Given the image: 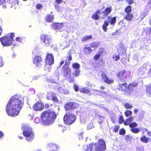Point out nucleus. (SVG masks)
I'll use <instances>...</instances> for the list:
<instances>
[{
	"label": "nucleus",
	"mask_w": 151,
	"mask_h": 151,
	"mask_svg": "<svg viewBox=\"0 0 151 151\" xmlns=\"http://www.w3.org/2000/svg\"><path fill=\"white\" fill-rule=\"evenodd\" d=\"M24 102L23 97L18 95L13 96L9 101L6 107V111L9 116H15L19 114Z\"/></svg>",
	"instance_id": "1"
},
{
	"label": "nucleus",
	"mask_w": 151,
	"mask_h": 151,
	"mask_svg": "<svg viewBox=\"0 0 151 151\" xmlns=\"http://www.w3.org/2000/svg\"><path fill=\"white\" fill-rule=\"evenodd\" d=\"M56 115L54 112L51 111H44L41 114L42 124L44 125L52 124L53 122Z\"/></svg>",
	"instance_id": "2"
},
{
	"label": "nucleus",
	"mask_w": 151,
	"mask_h": 151,
	"mask_svg": "<svg viewBox=\"0 0 151 151\" xmlns=\"http://www.w3.org/2000/svg\"><path fill=\"white\" fill-rule=\"evenodd\" d=\"M94 147L95 151H104L106 149L105 142L102 139H100L94 145L93 143H91L88 147H87V149H85V151H92Z\"/></svg>",
	"instance_id": "3"
},
{
	"label": "nucleus",
	"mask_w": 151,
	"mask_h": 151,
	"mask_svg": "<svg viewBox=\"0 0 151 151\" xmlns=\"http://www.w3.org/2000/svg\"><path fill=\"white\" fill-rule=\"evenodd\" d=\"M22 129L23 130V134L25 137L26 140L28 142L32 141L35 137L34 133L32 128L27 124H23Z\"/></svg>",
	"instance_id": "4"
},
{
	"label": "nucleus",
	"mask_w": 151,
	"mask_h": 151,
	"mask_svg": "<svg viewBox=\"0 0 151 151\" xmlns=\"http://www.w3.org/2000/svg\"><path fill=\"white\" fill-rule=\"evenodd\" d=\"M14 34H8L4 37L0 38V40L2 45L4 46H9L13 44Z\"/></svg>",
	"instance_id": "5"
},
{
	"label": "nucleus",
	"mask_w": 151,
	"mask_h": 151,
	"mask_svg": "<svg viewBox=\"0 0 151 151\" xmlns=\"http://www.w3.org/2000/svg\"><path fill=\"white\" fill-rule=\"evenodd\" d=\"M68 56L66 58L65 60V63L63 67V69L64 71V76L66 77L69 78L70 76V68L68 67L70 61L72 59L71 54L70 53H68Z\"/></svg>",
	"instance_id": "6"
},
{
	"label": "nucleus",
	"mask_w": 151,
	"mask_h": 151,
	"mask_svg": "<svg viewBox=\"0 0 151 151\" xmlns=\"http://www.w3.org/2000/svg\"><path fill=\"white\" fill-rule=\"evenodd\" d=\"M76 119V115L71 112H67L63 118L65 123L68 125H70L74 123Z\"/></svg>",
	"instance_id": "7"
},
{
	"label": "nucleus",
	"mask_w": 151,
	"mask_h": 151,
	"mask_svg": "<svg viewBox=\"0 0 151 151\" xmlns=\"http://www.w3.org/2000/svg\"><path fill=\"white\" fill-rule=\"evenodd\" d=\"M116 17H108L104 21L102 27V29L104 32H106L107 30V27L109 23L111 25L114 24L116 21Z\"/></svg>",
	"instance_id": "8"
},
{
	"label": "nucleus",
	"mask_w": 151,
	"mask_h": 151,
	"mask_svg": "<svg viewBox=\"0 0 151 151\" xmlns=\"http://www.w3.org/2000/svg\"><path fill=\"white\" fill-rule=\"evenodd\" d=\"M46 63L47 64L45 65V69L49 71L51 69L50 65L54 63V58L52 54L48 53L47 54Z\"/></svg>",
	"instance_id": "9"
},
{
	"label": "nucleus",
	"mask_w": 151,
	"mask_h": 151,
	"mask_svg": "<svg viewBox=\"0 0 151 151\" xmlns=\"http://www.w3.org/2000/svg\"><path fill=\"white\" fill-rule=\"evenodd\" d=\"M41 44L46 47L49 46L52 42V40L50 37L47 35H42L41 36Z\"/></svg>",
	"instance_id": "10"
},
{
	"label": "nucleus",
	"mask_w": 151,
	"mask_h": 151,
	"mask_svg": "<svg viewBox=\"0 0 151 151\" xmlns=\"http://www.w3.org/2000/svg\"><path fill=\"white\" fill-rule=\"evenodd\" d=\"M52 27L56 32L61 31L63 30V24L62 23H55L53 24Z\"/></svg>",
	"instance_id": "11"
},
{
	"label": "nucleus",
	"mask_w": 151,
	"mask_h": 151,
	"mask_svg": "<svg viewBox=\"0 0 151 151\" xmlns=\"http://www.w3.org/2000/svg\"><path fill=\"white\" fill-rule=\"evenodd\" d=\"M33 63L37 67H40L43 63L42 59L40 56H37L33 60Z\"/></svg>",
	"instance_id": "12"
},
{
	"label": "nucleus",
	"mask_w": 151,
	"mask_h": 151,
	"mask_svg": "<svg viewBox=\"0 0 151 151\" xmlns=\"http://www.w3.org/2000/svg\"><path fill=\"white\" fill-rule=\"evenodd\" d=\"M143 33L145 34L146 37L149 39H151V28L148 27L144 28Z\"/></svg>",
	"instance_id": "13"
},
{
	"label": "nucleus",
	"mask_w": 151,
	"mask_h": 151,
	"mask_svg": "<svg viewBox=\"0 0 151 151\" xmlns=\"http://www.w3.org/2000/svg\"><path fill=\"white\" fill-rule=\"evenodd\" d=\"M44 105L40 102H37L33 106V109L35 111L41 110L43 108Z\"/></svg>",
	"instance_id": "14"
},
{
	"label": "nucleus",
	"mask_w": 151,
	"mask_h": 151,
	"mask_svg": "<svg viewBox=\"0 0 151 151\" xmlns=\"http://www.w3.org/2000/svg\"><path fill=\"white\" fill-rule=\"evenodd\" d=\"M126 71L124 70H121L117 73L118 78L120 80H123L126 78L125 76Z\"/></svg>",
	"instance_id": "15"
},
{
	"label": "nucleus",
	"mask_w": 151,
	"mask_h": 151,
	"mask_svg": "<svg viewBox=\"0 0 151 151\" xmlns=\"http://www.w3.org/2000/svg\"><path fill=\"white\" fill-rule=\"evenodd\" d=\"M111 8H108L105 9L104 12H103L101 15L102 16H101L102 18L104 19L111 12Z\"/></svg>",
	"instance_id": "16"
},
{
	"label": "nucleus",
	"mask_w": 151,
	"mask_h": 151,
	"mask_svg": "<svg viewBox=\"0 0 151 151\" xmlns=\"http://www.w3.org/2000/svg\"><path fill=\"white\" fill-rule=\"evenodd\" d=\"M93 92L95 94L101 95L103 96H105L107 95V93L105 91H101L100 90H93Z\"/></svg>",
	"instance_id": "17"
},
{
	"label": "nucleus",
	"mask_w": 151,
	"mask_h": 151,
	"mask_svg": "<svg viewBox=\"0 0 151 151\" xmlns=\"http://www.w3.org/2000/svg\"><path fill=\"white\" fill-rule=\"evenodd\" d=\"M102 79L105 82L108 84H110L113 82V79H109L104 75H102Z\"/></svg>",
	"instance_id": "18"
},
{
	"label": "nucleus",
	"mask_w": 151,
	"mask_h": 151,
	"mask_svg": "<svg viewBox=\"0 0 151 151\" xmlns=\"http://www.w3.org/2000/svg\"><path fill=\"white\" fill-rule=\"evenodd\" d=\"M73 103V102H69L65 104V107L66 110H68L70 109L74 108Z\"/></svg>",
	"instance_id": "19"
},
{
	"label": "nucleus",
	"mask_w": 151,
	"mask_h": 151,
	"mask_svg": "<svg viewBox=\"0 0 151 151\" xmlns=\"http://www.w3.org/2000/svg\"><path fill=\"white\" fill-rule=\"evenodd\" d=\"M92 50L90 47L86 46L83 50V52L86 54H89L91 52Z\"/></svg>",
	"instance_id": "20"
},
{
	"label": "nucleus",
	"mask_w": 151,
	"mask_h": 151,
	"mask_svg": "<svg viewBox=\"0 0 151 151\" xmlns=\"http://www.w3.org/2000/svg\"><path fill=\"white\" fill-rule=\"evenodd\" d=\"M128 87L126 83H125L123 84H121L119 86V90L121 91H124L127 89Z\"/></svg>",
	"instance_id": "21"
},
{
	"label": "nucleus",
	"mask_w": 151,
	"mask_h": 151,
	"mask_svg": "<svg viewBox=\"0 0 151 151\" xmlns=\"http://www.w3.org/2000/svg\"><path fill=\"white\" fill-rule=\"evenodd\" d=\"M150 139L149 137H146L145 136H144L140 138V140L141 142L145 143H147L148 142Z\"/></svg>",
	"instance_id": "22"
},
{
	"label": "nucleus",
	"mask_w": 151,
	"mask_h": 151,
	"mask_svg": "<svg viewBox=\"0 0 151 151\" xmlns=\"http://www.w3.org/2000/svg\"><path fill=\"white\" fill-rule=\"evenodd\" d=\"M134 121V117L132 116H130L124 121V124L126 125H129Z\"/></svg>",
	"instance_id": "23"
},
{
	"label": "nucleus",
	"mask_w": 151,
	"mask_h": 151,
	"mask_svg": "<svg viewBox=\"0 0 151 151\" xmlns=\"http://www.w3.org/2000/svg\"><path fill=\"white\" fill-rule=\"evenodd\" d=\"M138 85L137 82H134L130 83L128 86V88L129 90H132L134 88L136 87Z\"/></svg>",
	"instance_id": "24"
},
{
	"label": "nucleus",
	"mask_w": 151,
	"mask_h": 151,
	"mask_svg": "<svg viewBox=\"0 0 151 151\" xmlns=\"http://www.w3.org/2000/svg\"><path fill=\"white\" fill-rule=\"evenodd\" d=\"M56 89L60 93H62L66 94L68 92V91L63 89L62 88L58 86L57 87Z\"/></svg>",
	"instance_id": "25"
},
{
	"label": "nucleus",
	"mask_w": 151,
	"mask_h": 151,
	"mask_svg": "<svg viewBox=\"0 0 151 151\" xmlns=\"http://www.w3.org/2000/svg\"><path fill=\"white\" fill-rule=\"evenodd\" d=\"M92 36L91 35H87L84 36L81 39V41L83 42H86V41L91 39Z\"/></svg>",
	"instance_id": "26"
},
{
	"label": "nucleus",
	"mask_w": 151,
	"mask_h": 151,
	"mask_svg": "<svg viewBox=\"0 0 151 151\" xmlns=\"http://www.w3.org/2000/svg\"><path fill=\"white\" fill-rule=\"evenodd\" d=\"M54 19V16L53 15H47L46 18L45 20L46 21L48 22H50Z\"/></svg>",
	"instance_id": "27"
},
{
	"label": "nucleus",
	"mask_w": 151,
	"mask_h": 151,
	"mask_svg": "<svg viewBox=\"0 0 151 151\" xmlns=\"http://www.w3.org/2000/svg\"><path fill=\"white\" fill-rule=\"evenodd\" d=\"M80 91L84 93H88L90 92V90L87 88H82L80 90Z\"/></svg>",
	"instance_id": "28"
},
{
	"label": "nucleus",
	"mask_w": 151,
	"mask_h": 151,
	"mask_svg": "<svg viewBox=\"0 0 151 151\" xmlns=\"http://www.w3.org/2000/svg\"><path fill=\"white\" fill-rule=\"evenodd\" d=\"M124 18L127 20L130 21L133 18V15L132 14H127L124 16Z\"/></svg>",
	"instance_id": "29"
},
{
	"label": "nucleus",
	"mask_w": 151,
	"mask_h": 151,
	"mask_svg": "<svg viewBox=\"0 0 151 151\" xmlns=\"http://www.w3.org/2000/svg\"><path fill=\"white\" fill-rule=\"evenodd\" d=\"M48 147H50L55 149H58V146L57 145L53 144L52 143H50L48 144Z\"/></svg>",
	"instance_id": "30"
},
{
	"label": "nucleus",
	"mask_w": 151,
	"mask_h": 151,
	"mask_svg": "<svg viewBox=\"0 0 151 151\" xmlns=\"http://www.w3.org/2000/svg\"><path fill=\"white\" fill-rule=\"evenodd\" d=\"M131 131L134 133H137L139 132L140 131V129L137 128H132L130 129Z\"/></svg>",
	"instance_id": "31"
},
{
	"label": "nucleus",
	"mask_w": 151,
	"mask_h": 151,
	"mask_svg": "<svg viewBox=\"0 0 151 151\" xmlns=\"http://www.w3.org/2000/svg\"><path fill=\"white\" fill-rule=\"evenodd\" d=\"M123 105L126 109H131L133 107L131 105L128 103H124L123 104Z\"/></svg>",
	"instance_id": "32"
},
{
	"label": "nucleus",
	"mask_w": 151,
	"mask_h": 151,
	"mask_svg": "<svg viewBox=\"0 0 151 151\" xmlns=\"http://www.w3.org/2000/svg\"><path fill=\"white\" fill-rule=\"evenodd\" d=\"M144 115V112L142 111L140 112L139 115L138 116L139 119L140 121H141L143 118Z\"/></svg>",
	"instance_id": "33"
},
{
	"label": "nucleus",
	"mask_w": 151,
	"mask_h": 151,
	"mask_svg": "<svg viewBox=\"0 0 151 151\" xmlns=\"http://www.w3.org/2000/svg\"><path fill=\"white\" fill-rule=\"evenodd\" d=\"M72 67L75 70H80V65L78 63H74L72 65Z\"/></svg>",
	"instance_id": "34"
},
{
	"label": "nucleus",
	"mask_w": 151,
	"mask_h": 151,
	"mask_svg": "<svg viewBox=\"0 0 151 151\" xmlns=\"http://www.w3.org/2000/svg\"><path fill=\"white\" fill-rule=\"evenodd\" d=\"M55 94L52 92H50L47 93V98L48 99L51 100Z\"/></svg>",
	"instance_id": "35"
},
{
	"label": "nucleus",
	"mask_w": 151,
	"mask_h": 151,
	"mask_svg": "<svg viewBox=\"0 0 151 151\" xmlns=\"http://www.w3.org/2000/svg\"><path fill=\"white\" fill-rule=\"evenodd\" d=\"M69 44L67 41H64L62 44L61 46L64 48L68 47L69 46Z\"/></svg>",
	"instance_id": "36"
},
{
	"label": "nucleus",
	"mask_w": 151,
	"mask_h": 151,
	"mask_svg": "<svg viewBox=\"0 0 151 151\" xmlns=\"http://www.w3.org/2000/svg\"><path fill=\"white\" fill-rule=\"evenodd\" d=\"M138 72L139 73V75L141 76L144 74V70L141 67L138 70Z\"/></svg>",
	"instance_id": "37"
},
{
	"label": "nucleus",
	"mask_w": 151,
	"mask_h": 151,
	"mask_svg": "<svg viewBox=\"0 0 151 151\" xmlns=\"http://www.w3.org/2000/svg\"><path fill=\"white\" fill-rule=\"evenodd\" d=\"M24 37H17L16 38V41L19 42H23L24 41Z\"/></svg>",
	"instance_id": "38"
},
{
	"label": "nucleus",
	"mask_w": 151,
	"mask_h": 151,
	"mask_svg": "<svg viewBox=\"0 0 151 151\" xmlns=\"http://www.w3.org/2000/svg\"><path fill=\"white\" fill-rule=\"evenodd\" d=\"M129 127L132 128H134L137 126V124L135 122L131 123L129 124Z\"/></svg>",
	"instance_id": "39"
},
{
	"label": "nucleus",
	"mask_w": 151,
	"mask_h": 151,
	"mask_svg": "<svg viewBox=\"0 0 151 151\" xmlns=\"http://www.w3.org/2000/svg\"><path fill=\"white\" fill-rule=\"evenodd\" d=\"M80 71V70H75L73 73V76L75 77H76L79 74Z\"/></svg>",
	"instance_id": "40"
},
{
	"label": "nucleus",
	"mask_w": 151,
	"mask_h": 151,
	"mask_svg": "<svg viewBox=\"0 0 151 151\" xmlns=\"http://www.w3.org/2000/svg\"><path fill=\"white\" fill-rule=\"evenodd\" d=\"M132 111L129 110H127L125 112V114L127 116H129L132 115Z\"/></svg>",
	"instance_id": "41"
},
{
	"label": "nucleus",
	"mask_w": 151,
	"mask_h": 151,
	"mask_svg": "<svg viewBox=\"0 0 151 151\" xmlns=\"http://www.w3.org/2000/svg\"><path fill=\"white\" fill-rule=\"evenodd\" d=\"M132 8L131 6H127L125 9V12L127 13H130L131 11Z\"/></svg>",
	"instance_id": "42"
},
{
	"label": "nucleus",
	"mask_w": 151,
	"mask_h": 151,
	"mask_svg": "<svg viewBox=\"0 0 151 151\" xmlns=\"http://www.w3.org/2000/svg\"><path fill=\"white\" fill-rule=\"evenodd\" d=\"M99 44L98 42H93L91 43L90 45V46L92 47H96L99 46Z\"/></svg>",
	"instance_id": "43"
},
{
	"label": "nucleus",
	"mask_w": 151,
	"mask_h": 151,
	"mask_svg": "<svg viewBox=\"0 0 151 151\" xmlns=\"http://www.w3.org/2000/svg\"><path fill=\"white\" fill-rule=\"evenodd\" d=\"M146 91L151 94V85H150L147 86Z\"/></svg>",
	"instance_id": "44"
},
{
	"label": "nucleus",
	"mask_w": 151,
	"mask_h": 151,
	"mask_svg": "<svg viewBox=\"0 0 151 151\" xmlns=\"http://www.w3.org/2000/svg\"><path fill=\"white\" fill-rule=\"evenodd\" d=\"M99 17L97 15V14H93L92 16V18L96 20L99 19Z\"/></svg>",
	"instance_id": "45"
},
{
	"label": "nucleus",
	"mask_w": 151,
	"mask_h": 151,
	"mask_svg": "<svg viewBox=\"0 0 151 151\" xmlns=\"http://www.w3.org/2000/svg\"><path fill=\"white\" fill-rule=\"evenodd\" d=\"M125 139L127 141H130L131 140V137L130 135H126L125 136Z\"/></svg>",
	"instance_id": "46"
},
{
	"label": "nucleus",
	"mask_w": 151,
	"mask_h": 151,
	"mask_svg": "<svg viewBox=\"0 0 151 151\" xmlns=\"http://www.w3.org/2000/svg\"><path fill=\"white\" fill-rule=\"evenodd\" d=\"M113 58L114 60L117 61H118L119 59V55H115L113 57Z\"/></svg>",
	"instance_id": "47"
},
{
	"label": "nucleus",
	"mask_w": 151,
	"mask_h": 151,
	"mask_svg": "<svg viewBox=\"0 0 151 151\" xmlns=\"http://www.w3.org/2000/svg\"><path fill=\"white\" fill-rule=\"evenodd\" d=\"M86 122V119L84 117H80V122L81 124L84 123Z\"/></svg>",
	"instance_id": "48"
},
{
	"label": "nucleus",
	"mask_w": 151,
	"mask_h": 151,
	"mask_svg": "<svg viewBox=\"0 0 151 151\" xmlns=\"http://www.w3.org/2000/svg\"><path fill=\"white\" fill-rule=\"evenodd\" d=\"M125 130L123 129H121L120 130L119 132V133L121 135H124L125 134Z\"/></svg>",
	"instance_id": "49"
},
{
	"label": "nucleus",
	"mask_w": 151,
	"mask_h": 151,
	"mask_svg": "<svg viewBox=\"0 0 151 151\" xmlns=\"http://www.w3.org/2000/svg\"><path fill=\"white\" fill-rule=\"evenodd\" d=\"M124 122V119L122 116H120L119 119V122L120 124Z\"/></svg>",
	"instance_id": "50"
},
{
	"label": "nucleus",
	"mask_w": 151,
	"mask_h": 151,
	"mask_svg": "<svg viewBox=\"0 0 151 151\" xmlns=\"http://www.w3.org/2000/svg\"><path fill=\"white\" fill-rule=\"evenodd\" d=\"M42 5L41 4H37L36 6V8L37 9H40L42 8Z\"/></svg>",
	"instance_id": "51"
},
{
	"label": "nucleus",
	"mask_w": 151,
	"mask_h": 151,
	"mask_svg": "<svg viewBox=\"0 0 151 151\" xmlns=\"http://www.w3.org/2000/svg\"><path fill=\"white\" fill-rule=\"evenodd\" d=\"M100 54L98 53L94 56V58L95 60H98L99 59V57H100Z\"/></svg>",
	"instance_id": "52"
},
{
	"label": "nucleus",
	"mask_w": 151,
	"mask_h": 151,
	"mask_svg": "<svg viewBox=\"0 0 151 151\" xmlns=\"http://www.w3.org/2000/svg\"><path fill=\"white\" fill-rule=\"evenodd\" d=\"M4 65L3 62V59L2 57L0 56V67H2Z\"/></svg>",
	"instance_id": "53"
},
{
	"label": "nucleus",
	"mask_w": 151,
	"mask_h": 151,
	"mask_svg": "<svg viewBox=\"0 0 151 151\" xmlns=\"http://www.w3.org/2000/svg\"><path fill=\"white\" fill-rule=\"evenodd\" d=\"M51 100H52L53 101L55 102L58 101V99L56 96H55V94L54 95L53 97L52 98Z\"/></svg>",
	"instance_id": "54"
},
{
	"label": "nucleus",
	"mask_w": 151,
	"mask_h": 151,
	"mask_svg": "<svg viewBox=\"0 0 151 151\" xmlns=\"http://www.w3.org/2000/svg\"><path fill=\"white\" fill-rule=\"evenodd\" d=\"M79 139L80 140L82 139L83 138V134L82 133H81L78 136Z\"/></svg>",
	"instance_id": "55"
},
{
	"label": "nucleus",
	"mask_w": 151,
	"mask_h": 151,
	"mask_svg": "<svg viewBox=\"0 0 151 151\" xmlns=\"http://www.w3.org/2000/svg\"><path fill=\"white\" fill-rule=\"evenodd\" d=\"M119 129V126H116L114 129V131L115 132H117Z\"/></svg>",
	"instance_id": "56"
},
{
	"label": "nucleus",
	"mask_w": 151,
	"mask_h": 151,
	"mask_svg": "<svg viewBox=\"0 0 151 151\" xmlns=\"http://www.w3.org/2000/svg\"><path fill=\"white\" fill-rule=\"evenodd\" d=\"M97 110L96 109H93L92 110V114L93 115H96L97 114Z\"/></svg>",
	"instance_id": "57"
},
{
	"label": "nucleus",
	"mask_w": 151,
	"mask_h": 151,
	"mask_svg": "<svg viewBox=\"0 0 151 151\" xmlns=\"http://www.w3.org/2000/svg\"><path fill=\"white\" fill-rule=\"evenodd\" d=\"M74 88L75 90L76 91H77L78 90V86L76 85H74Z\"/></svg>",
	"instance_id": "58"
},
{
	"label": "nucleus",
	"mask_w": 151,
	"mask_h": 151,
	"mask_svg": "<svg viewBox=\"0 0 151 151\" xmlns=\"http://www.w3.org/2000/svg\"><path fill=\"white\" fill-rule=\"evenodd\" d=\"M127 1L130 4H132L134 2L133 0H127Z\"/></svg>",
	"instance_id": "59"
},
{
	"label": "nucleus",
	"mask_w": 151,
	"mask_h": 151,
	"mask_svg": "<svg viewBox=\"0 0 151 151\" xmlns=\"http://www.w3.org/2000/svg\"><path fill=\"white\" fill-rule=\"evenodd\" d=\"M149 131V130L145 128H143L142 129V132L144 133L145 132H148Z\"/></svg>",
	"instance_id": "60"
},
{
	"label": "nucleus",
	"mask_w": 151,
	"mask_h": 151,
	"mask_svg": "<svg viewBox=\"0 0 151 151\" xmlns=\"http://www.w3.org/2000/svg\"><path fill=\"white\" fill-rule=\"evenodd\" d=\"M147 64H145L143 65L141 67L143 68V69H145L147 68Z\"/></svg>",
	"instance_id": "61"
},
{
	"label": "nucleus",
	"mask_w": 151,
	"mask_h": 151,
	"mask_svg": "<svg viewBox=\"0 0 151 151\" xmlns=\"http://www.w3.org/2000/svg\"><path fill=\"white\" fill-rule=\"evenodd\" d=\"M40 121V119L39 117L36 118L35 119V122L36 123H38Z\"/></svg>",
	"instance_id": "62"
},
{
	"label": "nucleus",
	"mask_w": 151,
	"mask_h": 151,
	"mask_svg": "<svg viewBox=\"0 0 151 151\" xmlns=\"http://www.w3.org/2000/svg\"><path fill=\"white\" fill-rule=\"evenodd\" d=\"M55 1L57 4H60L63 1L62 0H56Z\"/></svg>",
	"instance_id": "63"
},
{
	"label": "nucleus",
	"mask_w": 151,
	"mask_h": 151,
	"mask_svg": "<svg viewBox=\"0 0 151 151\" xmlns=\"http://www.w3.org/2000/svg\"><path fill=\"white\" fill-rule=\"evenodd\" d=\"M5 2V0H0V5L3 4Z\"/></svg>",
	"instance_id": "64"
}]
</instances>
